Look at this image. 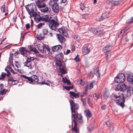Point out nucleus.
<instances>
[{"instance_id":"nucleus-57","label":"nucleus","mask_w":133,"mask_h":133,"mask_svg":"<svg viewBox=\"0 0 133 133\" xmlns=\"http://www.w3.org/2000/svg\"><path fill=\"white\" fill-rule=\"evenodd\" d=\"M70 50H68L66 52H65V51H64V54H65V55H67L68 54H69L70 52Z\"/></svg>"},{"instance_id":"nucleus-28","label":"nucleus","mask_w":133,"mask_h":133,"mask_svg":"<svg viewBox=\"0 0 133 133\" xmlns=\"http://www.w3.org/2000/svg\"><path fill=\"white\" fill-rule=\"evenodd\" d=\"M40 10L42 12L44 13L48 12L49 11V8L47 6L45 8H41Z\"/></svg>"},{"instance_id":"nucleus-40","label":"nucleus","mask_w":133,"mask_h":133,"mask_svg":"<svg viewBox=\"0 0 133 133\" xmlns=\"http://www.w3.org/2000/svg\"><path fill=\"white\" fill-rule=\"evenodd\" d=\"M5 70L7 72V74H6V76L8 77H9L11 74L10 72L6 68L5 69Z\"/></svg>"},{"instance_id":"nucleus-8","label":"nucleus","mask_w":133,"mask_h":133,"mask_svg":"<svg viewBox=\"0 0 133 133\" xmlns=\"http://www.w3.org/2000/svg\"><path fill=\"white\" fill-rule=\"evenodd\" d=\"M116 87V89L118 91H123L127 89V86L124 83H119Z\"/></svg>"},{"instance_id":"nucleus-11","label":"nucleus","mask_w":133,"mask_h":133,"mask_svg":"<svg viewBox=\"0 0 133 133\" xmlns=\"http://www.w3.org/2000/svg\"><path fill=\"white\" fill-rule=\"evenodd\" d=\"M124 98H121L119 99H116L115 102L117 104L120 106L122 108H123L125 105L124 103L125 102Z\"/></svg>"},{"instance_id":"nucleus-51","label":"nucleus","mask_w":133,"mask_h":133,"mask_svg":"<svg viewBox=\"0 0 133 133\" xmlns=\"http://www.w3.org/2000/svg\"><path fill=\"white\" fill-rule=\"evenodd\" d=\"M114 94H112L110 97V99L112 100H115V97L114 96Z\"/></svg>"},{"instance_id":"nucleus-49","label":"nucleus","mask_w":133,"mask_h":133,"mask_svg":"<svg viewBox=\"0 0 133 133\" xmlns=\"http://www.w3.org/2000/svg\"><path fill=\"white\" fill-rule=\"evenodd\" d=\"M13 59H9V63L10 64V65H11L12 66L14 65L13 63Z\"/></svg>"},{"instance_id":"nucleus-4","label":"nucleus","mask_w":133,"mask_h":133,"mask_svg":"<svg viewBox=\"0 0 133 133\" xmlns=\"http://www.w3.org/2000/svg\"><path fill=\"white\" fill-rule=\"evenodd\" d=\"M56 64L59 67L60 72L62 74H64L67 73L65 69V66L63 61H60L56 62Z\"/></svg>"},{"instance_id":"nucleus-5","label":"nucleus","mask_w":133,"mask_h":133,"mask_svg":"<svg viewBox=\"0 0 133 133\" xmlns=\"http://www.w3.org/2000/svg\"><path fill=\"white\" fill-rule=\"evenodd\" d=\"M21 77L25 79L30 81L31 83L37 82L38 81V79L37 76L34 75L30 77H28L24 75H21Z\"/></svg>"},{"instance_id":"nucleus-10","label":"nucleus","mask_w":133,"mask_h":133,"mask_svg":"<svg viewBox=\"0 0 133 133\" xmlns=\"http://www.w3.org/2000/svg\"><path fill=\"white\" fill-rule=\"evenodd\" d=\"M35 3L38 8H44L46 6V4L43 1L41 0H38L35 2Z\"/></svg>"},{"instance_id":"nucleus-41","label":"nucleus","mask_w":133,"mask_h":133,"mask_svg":"<svg viewBox=\"0 0 133 133\" xmlns=\"http://www.w3.org/2000/svg\"><path fill=\"white\" fill-rule=\"evenodd\" d=\"M30 51H33V52H34L35 53V54H37L38 53H39V52L37 50H36L35 49H33L32 48H31L30 49Z\"/></svg>"},{"instance_id":"nucleus-43","label":"nucleus","mask_w":133,"mask_h":133,"mask_svg":"<svg viewBox=\"0 0 133 133\" xmlns=\"http://www.w3.org/2000/svg\"><path fill=\"white\" fill-rule=\"evenodd\" d=\"M43 32L44 35H47L48 32V31L46 29H44L43 30Z\"/></svg>"},{"instance_id":"nucleus-63","label":"nucleus","mask_w":133,"mask_h":133,"mask_svg":"<svg viewBox=\"0 0 133 133\" xmlns=\"http://www.w3.org/2000/svg\"><path fill=\"white\" fill-rule=\"evenodd\" d=\"M26 28L27 29H29L30 27V25L29 24H28L26 25Z\"/></svg>"},{"instance_id":"nucleus-45","label":"nucleus","mask_w":133,"mask_h":133,"mask_svg":"<svg viewBox=\"0 0 133 133\" xmlns=\"http://www.w3.org/2000/svg\"><path fill=\"white\" fill-rule=\"evenodd\" d=\"M5 4L3 5L2 6L1 9V11L3 12H5Z\"/></svg>"},{"instance_id":"nucleus-7","label":"nucleus","mask_w":133,"mask_h":133,"mask_svg":"<svg viewBox=\"0 0 133 133\" xmlns=\"http://www.w3.org/2000/svg\"><path fill=\"white\" fill-rule=\"evenodd\" d=\"M48 23L49 28L52 30H55L56 29V27L58 26L57 19L55 20L51 19Z\"/></svg>"},{"instance_id":"nucleus-31","label":"nucleus","mask_w":133,"mask_h":133,"mask_svg":"<svg viewBox=\"0 0 133 133\" xmlns=\"http://www.w3.org/2000/svg\"><path fill=\"white\" fill-rule=\"evenodd\" d=\"M98 32L97 34L101 35L103 34L104 30L102 29L99 28H97Z\"/></svg>"},{"instance_id":"nucleus-54","label":"nucleus","mask_w":133,"mask_h":133,"mask_svg":"<svg viewBox=\"0 0 133 133\" xmlns=\"http://www.w3.org/2000/svg\"><path fill=\"white\" fill-rule=\"evenodd\" d=\"M113 3L114 6L117 5L119 3L117 1H113Z\"/></svg>"},{"instance_id":"nucleus-15","label":"nucleus","mask_w":133,"mask_h":133,"mask_svg":"<svg viewBox=\"0 0 133 133\" xmlns=\"http://www.w3.org/2000/svg\"><path fill=\"white\" fill-rule=\"evenodd\" d=\"M63 57V55L62 53H60L56 55L55 57V58L57 60L56 62L60 61H62V59Z\"/></svg>"},{"instance_id":"nucleus-17","label":"nucleus","mask_w":133,"mask_h":133,"mask_svg":"<svg viewBox=\"0 0 133 133\" xmlns=\"http://www.w3.org/2000/svg\"><path fill=\"white\" fill-rule=\"evenodd\" d=\"M24 65L27 67L29 69H31L32 68L31 62L26 59V62L24 63Z\"/></svg>"},{"instance_id":"nucleus-47","label":"nucleus","mask_w":133,"mask_h":133,"mask_svg":"<svg viewBox=\"0 0 133 133\" xmlns=\"http://www.w3.org/2000/svg\"><path fill=\"white\" fill-rule=\"evenodd\" d=\"M80 9L82 10H83L85 8V6H84V5L82 3H81V4H80Z\"/></svg>"},{"instance_id":"nucleus-6","label":"nucleus","mask_w":133,"mask_h":133,"mask_svg":"<svg viewBox=\"0 0 133 133\" xmlns=\"http://www.w3.org/2000/svg\"><path fill=\"white\" fill-rule=\"evenodd\" d=\"M125 80L124 74L123 73L119 74L115 78V82L117 83H124Z\"/></svg>"},{"instance_id":"nucleus-19","label":"nucleus","mask_w":133,"mask_h":133,"mask_svg":"<svg viewBox=\"0 0 133 133\" xmlns=\"http://www.w3.org/2000/svg\"><path fill=\"white\" fill-rule=\"evenodd\" d=\"M52 18L48 15H44L43 17L42 20L45 21L46 22H49Z\"/></svg>"},{"instance_id":"nucleus-26","label":"nucleus","mask_w":133,"mask_h":133,"mask_svg":"<svg viewBox=\"0 0 133 133\" xmlns=\"http://www.w3.org/2000/svg\"><path fill=\"white\" fill-rule=\"evenodd\" d=\"M111 46L110 45H108L105 47L103 49V50L104 52H106L109 51L111 50L110 48Z\"/></svg>"},{"instance_id":"nucleus-30","label":"nucleus","mask_w":133,"mask_h":133,"mask_svg":"<svg viewBox=\"0 0 133 133\" xmlns=\"http://www.w3.org/2000/svg\"><path fill=\"white\" fill-rule=\"evenodd\" d=\"M45 24L44 23H40L38 24L37 26V28L38 29H40L43 28Z\"/></svg>"},{"instance_id":"nucleus-64","label":"nucleus","mask_w":133,"mask_h":133,"mask_svg":"<svg viewBox=\"0 0 133 133\" xmlns=\"http://www.w3.org/2000/svg\"><path fill=\"white\" fill-rule=\"evenodd\" d=\"M71 50L72 51H73L75 50V47L74 46H72L71 47Z\"/></svg>"},{"instance_id":"nucleus-61","label":"nucleus","mask_w":133,"mask_h":133,"mask_svg":"<svg viewBox=\"0 0 133 133\" xmlns=\"http://www.w3.org/2000/svg\"><path fill=\"white\" fill-rule=\"evenodd\" d=\"M93 83H92L91 82L89 85V87L90 88V89H92V88H93Z\"/></svg>"},{"instance_id":"nucleus-1","label":"nucleus","mask_w":133,"mask_h":133,"mask_svg":"<svg viewBox=\"0 0 133 133\" xmlns=\"http://www.w3.org/2000/svg\"><path fill=\"white\" fill-rule=\"evenodd\" d=\"M70 102L71 106V127L72 133H78V129L77 127V122L81 123H82V116L81 114H78L77 112L76 111V110L78 109V105L75 104L72 100H71Z\"/></svg>"},{"instance_id":"nucleus-50","label":"nucleus","mask_w":133,"mask_h":133,"mask_svg":"<svg viewBox=\"0 0 133 133\" xmlns=\"http://www.w3.org/2000/svg\"><path fill=\"white\" fill-rule=\"evenodd\" d=\"M65 88L67 90H69L70 89H72L73 88L71 86H66L65 87Z\"/></svg>"},{"instance_id":"nucleus-20","label":"nucleus","mask_w":133,"mask_h":133,"mask_svg":"<svg viewBox=\"0 0 133 133\" xmlns=\"http://www.w3.org/2000/svg\"><path fill=\"white\" fill-rule=\"evenodd\" d=\"M84 114L87 118L88 120H89L91 116V114L90 111L87 110L84 111Z\"/></svg>"},{"instance_id":"nucleus-39","label":"nucleus","mask_w":133,"mask_h":133,"mask_svg":"<svg viewBox=\"0 0 133 133\" xmlns=\"http://www.w3.org/2000/svg\"><path fill=\"white\" fill-rule=\"evenodd\" d=\"M26 59L29 60V61L31 62V61H33L35 59V58L34 57H31L30 56V57H28V58H27Z\"/></svg>"},{"instance_id":"nucleus-56","label":"nucleus","mask_w":133,"mask_h":133,"mask_svg":"<svg viewBox=\"0 0 133 133\" xmlns=\"http://www.w3.org/2000/svg\"><path fill=\"white\" fill-rule=\"evenodd\" d=\"M19 64L18 62H15V66L17 68H19Z\"/></svg>"},{"instance_id":"nucleus-46","label":"nucleus","mask_w":133,"mask_h":133,"mask_svg":"<svg viewBox=\"0 0 133 133\" xmlns=\"http://www.w3.org/2000/svg\"><path fill=\"white\" fill-rule=\"evenodd\" d=\"M75 60L77 62L79 61L80 59L79 57H78V55H77L76 56L75 58Z\"/></svg>"},{"instance_id":"nucleus-53","label":"nucleus","mask_w":133,"mask_h":133,"mask_svg":"<svg viewBox=\"0 0 133 133\" xmlns=\"http://www.w3.org/2000/svg\"><path fill=\"white\" fill-rule=\"evenodd\" d=\"M132 22H132V21L131 19H128L126 21V23H129Z\"/></svg>"},{"instance_id":"nucleus-35","label":"nucleus","mask_w":133,"mask_h":133,"mask_svg":"<svg viewBox=\"0 0 133 133\" xmlns=\"http://www.w3.org/2000/svg\"><path fill=\"white\" fill-rule=\"evenodd\" d=\"M43 47L44 48V49L45 50H46L48 52H50V48L48 45L44 44Z\"/></svg>"},{"instance_id":"nucleus-21","label":"nucleus","mask_w":133,"mask_h":133,"mask_svg":"<svg viewBox=\"0 0 133 133\" xmlns=\"http://www.w3.org/2000/svg\"><path fill=\"white\" fill-rule=\"evenodd\" d=\"M61 46L60 45H55L52 47V50L54 51H56L61 49Z\"/></svg>"},{"instance_id":"nucleus-62","label":"nucleus","mask_w":133,"mask_h":133,"mask_svg":"<svg viewBox=\"0 0 133 133\" xmlns=\"http://www.w3.org/2000/svg\"><path fill=\"white\" fill-rule=\"evenodd\" d=\"M3 84L1 83L0 84V91H1L3 87Z\"/></svg>"},{"instance_id":"nucleus-34","label":"nucleus","mask_w":133,"mask_h":133,"mask_svg":"<svg viewBox=\"0 0 133 133\" xmlns=\"http://www.w3.org/2000/svg\"><path fill=\"white\" fill-rule=\"evenodd\" d=\"M8 91V90L3 89L0 91V94L1 95H3L4 94H5L6 92Z\"/></svg>"},{"instance_id":"nucleus-59","label":"nucleus","mask_w":133,"mask_h":133,"mask_svg":"<svg viewBox=\"0 0 133 133\" xmlns=\"http://www.w3.org/2000/svg\"><path fill=\"white\" fill-rule=\"evenodd\" d=\"M67 79L65 78H65L63 77V78H62L63 81L64 82V83H65L67 81Z\"/></svg>"},{"instance_id":"nucleus-42","label":"nucleus","mask_w":133,"mask_h":133,"mask_svg":"<svg viewBox=\"0 0 133 133\" xmlns=\"http://www.w3.org/2000/svg\"><path fill=\"white\" fill-rule=\"evenodd\" d=\"M95 73H96V76L98 77H99L100 76V73L99 72L98 69L96 70L95 71Z\"/></svg>"},{"instance_id":"nucleus-48","label":"nucleus","mask_w":133,"mask_h":133,"mask_svg":"<svg viewBox=\"0 0 133 133\" xmlns=\"http://www.w3.org/2000/svg\"><path fill=\"white\" fill-rule=\"evenodd\" d=\"M82 102L83 103L84 105H85L86 104V99L85 98H82L81 99Z\"/></svg>"},{"instance_id":"nucleus-3","label":"nucleus","mask_w":133,"mask_h":133,"mask_svg":"<svg viewBox=\"0 0 133 133\" xmlns=\"http://www.w3.org/2000/svg\"><path fill=\"white\" fill-rule=\"evenodd\" d=\"M25 8L30 16L36 11V6L33 3H31L30 5H26Z\"/></svg>"},{"instance_id":"nucleus-18","label":"nucleus","mask_w":133,"mask_h":133,"mask_svg":"<svg viewBox=\"0 0 133 133\" xmlns=\"http://www.w3.org/2000/svg\"><path fill=\"white\" fill-rule=\"evenodd\" d=\"M110 13L108 12H106L102 14L101 15V20H103L107 18L109 16Z\"/></svg>"},{"instance_id":"nucleus-55","label":"nucleus","mask_w":133,"mask_h":133,"mask_svg":"<svg viewBox=\"0 0 133 133\" xmlns=\"http://www.w3.org/2000/svg\"><path fill=\"white\" fill-rule=\"evenodd\" d=\"M125 29L122 30L120 32V34L122 35L125 32Z\"/></svg>"},{"instance_id":"nucleus-16","label":"nucleus","mask_w":133,"mask_h":133,"mask_svg":"<svg viewBox=\"0 0 133 133\" xmlns=\"http://www.w3.org/2000/svg\"><path fill=\"white\" fill-rule=\"evenodd\" d=\"M38 49L40 52L44 54H46L45 50L44 49L43 45H42L41 44H38L37 45Z\"/></svg>"},{"instance_id":"nucleus-58","label":"nucleus","mask_w":133,"mask_h":133,"mask_svg":"<svg viewBox=\"0 0 133 133\" xmlns=\"http://www.w3.org/2000/svg\"><path fill=\"white\" fill-rule=\"evenodd\" d=\"M17 18V17L16 16H14L13 17V21H14V22H16V20Z\"/></svg>"},{"instance_id":"nucleus-32","label":"nucleus","mask_w":133,"mask_h":133,"mask_svg":"<svg viewBox=\"0 0 133 133\" xmlns=\"http://www.w3.org/2000/svg\"><path fill=\"white\" fill-rule=\"evenodd\" d=\"M6 76V74L5 73H3L2 72L0 77V80H3Z\"/></svg>"},{"instance_id":"nucleus-52","label":"nucleus","mask_w":133,"mask_h":133,"mask_svg":"<svg viewBox=\"0 0 133 133\" xmlns=\"http://www.w3.org/2000/svg\"><path fill=\"white\" fill-rule=\"evenodd\" d=\"M13 54L11 53L10 55L9 59H13Z\"/></svg>"},{"instance_id":"nucleus-29","label":"nucleus","mask_w":133,"mask_h":133,"mask_svg":"<svg viewBox=\"0 0 133 133\" xmlns=\"http://www.w3.org/2000/svg\"><path fill=\"white\" fill-rule=\"evenodd\" d=\"M90 31L94 34H97L98 32L97 28H91L90 29Z\"/></svg>"},{"instance_id":"nucleus-37","label":"nucleus","mask_w":133,"mask_h":133,"mask_svg":"<svg viewBox=\"0 0 133 133\" xmlns=\"http://www.w3.org/2000/svg\"><path fill=\"white\" fill-rule=\"evenodd\" d=\"M8 80L11 82H15L17 81L16 80H15L12 77H10L8 79Z\"/></svg>"},{"instance_id":"nucleus-23","label":"nucleus","mask_w":133,"mask_h":133,"mask_svg":"<svg viewBox=\"0 0 133 133\" xmlns=\"http://www.w3.org/2000/svg\"><path fill=\"white\" fill-rule=\"evenodd\" d=\"M69 94L71 98L75 97L76 98H78L79 97V95L77 93L72 91H70Z\"/></svg>"},{"instance_id":"nucleus-25","label":"nucleus","mask_w":133,"mask_h":133,"mask_svg":"<svg viewBox=\"0 0 133 133\" xmlns=\"http://www.w3.org/2000/svg\"><path fill=\"white\" fill-rule=\"evenodd\" d=\"M127 80L130 83L133 84V76L129 75L128 76Z\"/></svg>"},{"instance_id":"nucleus-13","label":"nucleus","mask_w":133,"mask_h":133,"mask_svg":"<svg viewBox=\"0 0 133 133\" xmlns=\"http://www.w3.org/2000/svg\"><path fill=\"white\" fill-rule=\"evenodd\" d=\"M90 51V49L88 48V46L87 45H85L83 47L82 50V53L84 55H86L88 54Z\"/></svg>"},{"instance_id":"nucleus-24","label":"nucleus","mask_w":133,"mask_h":133,"mask_svg":"<svg viewBox=\"0 0 133 133\" xmlns=\"http://www.w3.org/2000/svg\"><path fill=\"white\" fill-rule=\"evenodd\" d=\"M93 97L95 99L97 100L101 96V95L99 93H96L93 94Z\"/></svg>"},{"instance_id":"nucleus-27","label":"nucleus","mask_w":133,"mask_h":133,"mask_svg":"<svg viewBox=\"0 0 133 133\" xmlns=\"http://www.w3.org/2000/svg\"><path fill=\"white\" fill-rule=\"evenodd\" d=\"M113 2V1H109L107 2V3L109 8H111L114 6Z\"/></svg>"},{"instance_id":"nucleus-38","label":"nucleus","mask_w":133,"mask_h":133,"mask_svg":"<svg viewBox=\"0 0 133 133\" xmlns=\"http://www.w3.org/2000/svg\"><path fill=\"white\" fill-rule=\"evenodd\" d=\"M105 124L108 127H110L111 126V124L109 121L104 122V124Z\"/></svg>"},{"instance_id":"nucleus-36","label":"nucleus","mask_w":133,"mask_h":133,"mask_svg":"<svg viewBox=\"0 0 133 133\" xmlns=\"http://www.w3.org/2000/svg\"><path fill=\"white\" fill-rule=\"evenodd\" d=\"M82 17L84 19H87L89 18L88 14H84L82 15Z\"/></svg>"},{"instance_id":"nucleus-2","label":"nucleus","mask_w":133,"mask_h":133,"mask_svg":"<svg viewBox=\"0 0 133 133\" xmlns=\"http://www.w3.org/2000/svg\"><path fill=\"white\" fill-rule=\"evenodd\" d=\"M67 31L68 29H65L64 27H62L58 30L60 34L57 35V38L61 43H62L65 41V39L62 36H66L68 35Z\"/></svg>"},{"instance_id":"nucleus-22","label":"nucleus","mask_w":133,"mask_h":133,"mask_svg":"<svg viewBox=\"0 0 133 133\" xmlns=\"http://www.w3.org/2000/svg\"><path fill=\"white\" fill-rule=\"evenodd\" d=\"M114 94L115 95L114 96L115 97L116 99L118 98H124V94L123 93H118Z\"/></svg>"},{"instance_id":"nucleus-14","label":"nucleus","mask_w":133,"mask_h":133,"mask_svg":"<svg viewBox=\"0 0 133 133\" xmlns=\"http://www.w3.org/2000/svg\"><path fill=\"white\" fill-rule=\"evenodd\" d=\"M52 8L53 11L55 12H58L60 9L59 5L57 3H55L53 4Z\"/></svg>"},{"instance_id":"nucleus-12","label":"nucleus","mask_w":133,"mask_h":133,"mask_svg":"<svg viewBox=\"0 0 133 133\" xmlns=\"http://www.w3.org/2000/svg\"><path fill=\"white\" fill-rule=\"evenodd\" d=\"M19 51L21 54L24 56L25 54L29 53L30 52L29 51L27 50L24 47L21 48L19 49Z\"/></svg>"},{"instance_id":"nucleus-60","label":"nucleus","mask_w":133,"mask_h":133,"mask_svg":"<svg viewBox=\"0 0 133 133\" xmlns=\"http://www.w3.org/2000/svg\"><path fill=\"white\" fill-rule=\"evenodd\" d=\"M106 106L105 105H104L101 107V108L103 110H105V109Z\"/></svg>"},{"instance_id":"nucleus-33","label":"nucleus","mask_w":133,"mask_h":133,"mask_svg":"<svg viewBox=\"0 0 133 133\" xmlns=\"http://www.w3.org/2000/svg\"><path fill=\"white\" fill-rule=\"evenodd\" d=\"M6 68L8 69H9L10 70V71L11 72L13 73V74H15L16 73V72H15L11 68L10 66V65H8Z\"/></svg>"},{"instance_id":"nucleus-44","label":"nucleus","mask_w":133,"mask_h":133,"mask_svg":"<svg viewBox=\"0 0 133 133\" xmlns=\"http://www.w3.org/2000/svg\"><path fill=\"white\" fill-rule=\"evenodd\" d=\"M19 53L17 51H16L14 54V55L15 57L16 58H18L19 56L18 55Z\"/></svg>"},{"instance_id":"nucleus-9","label":"nucleus","mask_w":133,"mask_h":133,"mask_svg":"<svg viewBox=\"0 0 133 133\" xmlns=\"http://www.w3.org/2000/svg\"><path fill=\"white\" fill-rule=\"evenodd\" d=\"M30 16L33 17L34 21L37 22L38 23L42 21V18L36 12L34 13L32 15H31Z\"/></svg>"}]
</instances>
